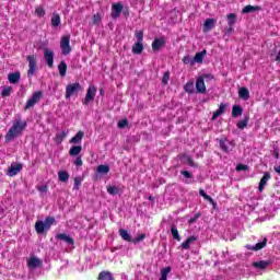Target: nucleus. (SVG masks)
<instances>
[{
  "label": "nucleus",
  "mask_w": 280,
  "mask_h": 280,
  "mask_svg": "<svg viewBox=\"0 0 280 280\" xmlns=\"http://www.w3.org/2000/svg\"><path fill=\"white\" fill-rule=\"evenodd\" d=\"M27 266L28 268H32V269L40 268V266H43V260L33 256L28 259Z\"/></svg>",
  "instance_id": "f3484780"
},
{
  "label": "nucleus",
  "mask_w": 280,
  "mask_h": 280,
  "mask_svg": "<svg viewBox=\"0 0 280 280\" xmlns=\"http://www.w3.org/2000/svg\"><path fill=\"white\" fill-rule=\"evenodd\" d=\"M247 170H248V165L246 164L236 165V172H246Z\"/></svg>",
  "instance_id": "4d7b16f0"
},
{
  "label": "nucleus",
  "mask_w": 280,
  "mask_h": 280,
  "mask_svg": "<svg viewBox=\"0 0 280 280\" xmlns=\"http://www.w3.org/2000/svg\"><path fill=\"white\" fill-rule=\"evenodd\" d=\"M235 32L233 26H228L224 32V36H228V38Z\"/></svg>",
  "instance_id": "6e6d98bb"
},
{
  "label": "nucleus",
  "mask_w": 280,
  "mask_h": 280,
  "mask_svg": "<svg viewBox=\"0 0 280 280\" xmlns=\"http://www.w3.org/2000/svg\"><path fill=\"white\" fill-rule=\"evenodd\" d=\"M219 145H220L222 152H231V150H233L235 144H233V142L229 141V139H226V137H221L219 139Z\"/></svg>",
  "instance_id": "6e6552de"
},
{
  "label": "nucleus",
  "mask_w": 280,
  "mask_h": 280,
  "mask_svg": "<svg viewBox=\"0 0 280 280\" xmlns=\"http://www.w3.org/2000/svg\"><path fill=\"white\" fill-rule=\"evenodd\" d=\"M82 185V177L78 176L74 177V186L73 189H75L78 191V189H80V186Z\"/></svg>",
  "instance_id": "de8ad7c7"
},
{
  "label": "nucleus",
  "mask_w": 280,
  "mask_h": 280,
  "mask_svg": "<svg viewBox=\"0 0 280 280\" xmlns=\"http://www.w3.org/2000/svg\"><path fill=\"white\" fill-rule=\"evenodd\" d=\"M172 272V267H164L162 270H161V278L160 280H167V275Z\"/></svg>",
  "instance_id": "79ce46f5"
},
{
  "label": "nucleus",
  "mask_w": 280,
  "mask_h": 280,
  "mask_svg": "<svg viewBox=\"0 0 280 280\" xmlns=\"http://www.w3.org/2000/svg\"><path fill=\"white\" fill-rule=\"evenodd\" d=\"M118 128L122 129V128H126V126H128V119L127 118H124L121 120L118 121L117 124Z\"/></svg>",
  "instance_id": "5fc2aeb1"
},
{
  "label": "nucleus",
  "mask_w": 280,
  "mask_h": 280,
  "mask_svg": "<svg viewBox=\"0 0 280 280\" xmlns=\"http://www.w3.org/2000/svg\"><path fill=\"white\" fill-rule=\"evenodd\" d=\"M60 48H61V54L63 56H69L71 54V36L70 35H66L61 38Z\"/></svg>",
  "instance_id": "423d86ee"
},
{
  "label": "nucleus",
  "mask_w": 280,
  "mask_h": 280,
  "mask_svg": "<svg viewBox=\"0 0 280 280\" xmlns=\"http://www.w3.org/2000/svg\"><path fill=\"white\" fill-rule=\"evenodd\" d=\"M104 93H105V92H104V89H101V90H100V95H104Z\"/></svg>",
  "instance_id": "338daca9"
},
{
  "label": "nucleus",
  "mask_w": 280,
  "mask_h": 280,
  "mask_svg": "<svg viewBox=\"0 0 280 280\" xmlns=\"http://www.w3.org/2000/svg\"><path fill=\"white\" fill-rule=\"evenodd\" d=\"M43 100V91H36L32 94V96L26 101L24 106V110H30V108H34L36 104H38Z\"/></svg>",
  "instance_id": "7ed1b4c3"
},
{
  "label": "nucleus",
  "mask_w": 280,
  "mask_h": 280,
  "mask_svg": "<svg viewBox=\"0 0 280 280\" xmlns=\"http://www.w3.org/2000/svg\"><path fill=\"white\" fill-rule=\"evenodd\" d=\"M97 280H115V277L113 272L104 270L98 273Z\"/></svg>",
  "instance_id": "393cba45"
},
{
  "label": "nucleus",
  "mask_w": 280,
  "mask_h": 280,
  "mask_svg": "<svg viewBox=\"0 0 280 280\" xmlns=\"http://www.w3.org/2000/svg\"><path fill=\"white\" fill-rule=\"evenodd\" d=\"M276 62H280V50H279V52H278V55L276 57Z\"/></svg>",
  "instance_id": "69168bd1"
},
{
  "label": "nucleus",
  "mask_w": 280,
  "mask_h": 280,
  "mask_svg": "<svg viewBox=\"0 0 280 280\" xmlns=\"http://www.w3.org/2000/svg\"><path fill=\"white\" fill-rule=\"evenodd\" d=\"M238 97L241 100H248L250 97V92L248 91V88H241L238 90Z\"/></svg>",
  "instance_id": "c85d7f7f"
},
{
  "label": "nucleus",
  "mask_w": 280,
  "mask_h": 280,
  "mask_svg": "<svg viewBox=\"0 0 280 280\" xmlns=\"http://www.w3.org/2000/svg\"><path fill=\"white\" fill-rule=\"evenodd\" d=\"M145 240V234H139L138 237L131 241L132 244H139V242H143Z\"/></svg>",
  "instance_id": "8fccbe9b"
},
{
  "label": "nucleus",
  "mask_w": 280,
  "mask_h": 280,
  "mask_svg": "<svg viewBox=\"0 0 280 280\" xmlns=\"http://www.w3.org/2000/svg\"><path fill=\"white\" fill-rule=\"evenodd\" d=\"M171 234L173 235V240H177V242H180V235L178 234V229L176 225L171 226Z\"/></svg>",
  "instance_id": "37998d69"
},
{
  "label": "nucleus",
  "mask_w": 280,
  "mask_h": 280,
  "mask_svg": "<svg viewBox=\"0 0 280 280\" xmlns=\"http://www.w3.org/2000/svg\"><path fill=\"white\" fill-rule=\"evenodd\" d=\"M198 237L196 236H189L184 243H182L180 247L184 250H189V248H191V244H194V242H197Z\"/></svg>",
  "instance_id": "412c9836"
},
{
  "label": "nucleus",
  "mask_w": 280,
  "mask_h": 280,
  "mask_svg": "<svg viewBox=\"0 0 280 280\" xmlns=\"http://www.w3.org/2000/svg\"><path fill=\"white\" fill-rule=\"evenodd\" d=\"M67 62H65V60H61L60 63L58 65V70H59V75L61 78H65V75H67Z\"/></svg>",
  "instance_id": "7c9ffc66"
},
{
  "label": "nucleus",
  "mask_w": 280,
  "mask_h": 280,
  "mask_svg": "<svg viewBox=\"0 0 280 280\" xmlns=\"http://www.w3.org/2000/svg\"><path fill=\"white\" fill-rule=\"evenodd\" d=\"M132 54L139 55L143 54V42H137L131 48Z\"/></svg>",
  "instance_id": "2f4dec72"
},
{
  "label": "nucleus",
  "mask_w": 280,
  "mask_h": 280,
  "mask_svg": "<svg viewBox=\"0 0 280 280\" xmlns=\"http://www.w3.org/2000/svg\"><path fill=\"white\" fill-rule=\"evenodd\" d=\"M224 113H226V104L221 103L219 108L212 114V121H215V119L224 115Z\"/></svg>",
  "instance_id": "2eb2a0df"
},
{
  "label": "nucleus",
  "mask_w": 280,
  "mask_h": 280,
  "mask_svg": "<svg viewBox=\"0 0 280 280\" xmlns=\"http://www.w3.org/2000/svg\"><path fill=\"white\" fill-rule=\"evenodd\" d=\"M248 121H250V117L246 116L243 120L237 122L238 130H244L248 126Z\"/></svg>",
  "instance_id": "ea45409f"
},
{
  "label": "nucleus",
  "mask_w": 280,
  "mask_h": 280,
  "mask_svg": "<svg viewBox=\"0 0 280 280\" xmlns=\"http://www.w3.org/2000/svg\"><path fill=\"white\" fill-rule=\"evenodd\" d=\"M37 189H38V191H40L42 194H45V192H47V185L40 186V187H38Z\"/></svg>",
  "instance_id": "0e129e2a"
},
{
  "label": "nucleus",
  "mask_w": 280,
  "mask_h": 280,
  "mask_svg": "<svg viewBox=\"0 0 280 280\" xmlns=\"http://www.w3.org/2000/svg\"><path fill=\"white\" fill-rule=\"evenodd\" d=\"M21 170H23V165L18 163V164H12L9 167L8 171V176H16V174H19V172H21Z\"/></svg>",
  "instance_id": "dca6fc26"
},
{
  "label": "nucleus",
  "mask_w": 280,
  "mask_h": 280,
  "mask_svg": "<svg viewBox=\"0 0 280 280\" xmlns=\"http://www.w3.org/2000/svg\"><path fill=\"white\" fill-rule=\"evenodd\" d=\"M270 173L266 172L259 182L258 191H264V189H266V185H268V180H270Z\"/></svg>",
  "instance_id": "9b49d317"
},
{
  "label": "nucleus",
  "mask_w": 280,
  "mask_h": 280,
  "mask_svg": "<svg viewBox=\"0 0 280 280\" xmlns=\"http://www.w3.org/2000/svg\"><path fill=\"white\" fill-rule=\"evenodd\" d=\"M82 152V145H73L69 150L70 156H78Z\"/></svg>",
  "instance_id": "f704fd0d"
},
{
  "label": "nucleus",
  "mask_w": 280,
  "mask_h": 280,
  "mask_svg": "<svg viewBox=\"0 0 280 280\" xmlns=\"http://www.w3.org/2000/svg\"><path fill=\"white\" fill-rule=\"evenodd\" d=\"M191 57H189V56H185L184 58H183V62H184V65H191Z\"/></svg>",
  "instance_id": "e2e57ef3"
},
{
  "label": "nucleus",
  "mask_w": 280,
  "mask_h": 280,
  "mask_svg": "<svg viewBox=\"0 0 280 280\" xmlns=\"http://www.w3.org/2000/svg\"><path fill=\"white\" fill-rule=\"evenodd\" d=\"M268 244V238H264L262 242L257 243L255 246L253 245H246L245 248H247V250H261V248H266Z\"/></svg>",
  "instance_id": "ddd939ff"
},
{
  "label": "nucleus",
  "mask_w": 280,
  "mask_h": 280,
  "mask_svg": "<svg viewBox=\"0 0 280 280\" xmlns=\"http://www.w3.org/2000/svg\"><path fill=\"white\" fill-rule=\"evenodd\" d=\"M205 56H207V50L199 51L195 55L194 59L190 61V66L194 67L196 62H203Z\"/></svg>",
  "instance_id": "4468645a"
},
{
  "label": "nucleus",
  "mask_w": 280,
  "mask_h": 280,
  "mask_svg": "<svg viewBox=\"0 0 280 280\" xmlns=\"http://www.w3.org/2000/svg\"><path fill=\"white\" fill-rule=\"evenodd\" d=\"M98 174H108L110 172V166L101 164L97 166Z\"/></svg>",
  "instance_id": "c03bdc74"
},
{
  "label": "nucleus",
  "mask_w": 280,
  "mask_h": 280,
  "mask_svg": "<svg viewBox=\"0 0 280 280\" xmlns=\"http://www.w3.org/2000/svg\"><path fill=\"white\" fill-rule=\"evenodd\" d=\"M56 240H61L62 242H66V244H70V246H73V244H75V241L73 240V237L65 233L57 234Z\"/></svg>",
  "instance_id": "a211bd4d"
},
{
  "label": "nucleus",
  "mask_w": 280,
  "mask_h": 280,
  "mask_svg": "<svg viewBox=\"0 0 280 280\" xmlns=\"http://www.w3.org/2000/svg\"><path fill=\"white\" fill-rule=\"evenodd\" d=\"M179 159H186L189 167H198V164L196 162H194V159H191V156L187 155V154H182L179 156Z\"/></svg>",
  "instance_id": "58836bf2"
},
{
  "label": "nucleus",
  "mask_w": 280,
  "mask_h": 280,
  "mask_svg": "<svg viewBox=\"0 0 280 280\" xmlns=\"http://www.w3.org/2000/svg\"><path fill=\"white\" fill-rule=\"evenodd\" d=\"M149 200L154 201V197L153 196H149Z\"/></svg>",
  "instance_id": "774afa93"
},
{
  "label": "nucleus",
  "mask_w": 280,
  "mask_h": 280,
  "mask_svg": "<svg viewBox=\"0 0 280 280\" xmlns=\"http://www.w3.org/2000/svg\"><path fill=\"white\" fill-rule=\"evenodd\" d=\"M201 78H203V82H211V80H213V74H203Z\"/></svg>",
  "instance_id": "052dcab7"
},
{
  "label": "nucleus",
  "mask_w": 280,
  "mask_h": 280,
  "mask_svg": "<svg viewBox=\"0 0 280 280\" xmlns=\"http://www.w3.org/2000/svg\"><path fill=\"white\" fill-rule=\"evenodd\" d=\"M26 60L28 62L27 78H32L33 75L36 74V71H38L36 56L35 55H28L26 57Z\"/></svg>",
  "instance_id": "20e7f679"
},
{
  "label": "nucleus",
  "mask_w": 280,
  "mask_h": 280,
  "mask_svg": "<svg viewBox=\"0 0 280 280\" xmlns=\"http://www.w3.org/2000/svg\"><path fill=\"white\" fill-rule=\"evenodd\" d=\"M73 165H75L77 167H82V165H83L82 155H78L75 158V160L73 161Z\"/></svg>",
  "instance_id": "3c124183"
},
{
  "label": "nucleus",
  "mask_w": 280,
  "mask_h": 280,
  "mask_svg": "<svg viewBox=\"0 0 280 280\" xmlns=\"http://www.w3.org/2000/svg\"><path fill=\"white\" fill-rule=\"evenodd\" d=\"M170 82V71H166L162 77V84L167 85Z\"/></svg>",
  "instance_id": "603ef678"
},
{
  "label": "nucleus",
  "mask_w": 280,
  "mask_h": 280,
  "mask_svg": "<svg viewBox=\"0 0 280 280\" xmlns=\"http://www.w3.org/2000/svg\"><path fill=\"white\" fill-rule=\"evenodd\" d=\"M200 212H198L197 214H195L192 218H190L188 220V224H194L196 222V220H198V218H200Z\"/></svg>",
  "instance_id": "bf43d9fd"
},
{
  "label": "nucleus",
  "mask_w": 280,
  "mask_h": 280,
  "mask_svg": "<svg viewBox=\"0 0 280 280\" xmlns=\"http://www.w3.org/2000/svg\"><path fill=\"white\" fill-rule=\"evenodd\" d=\"M261 10V7L259 5H245L242 10V14H252V12H259Z\"/></svg>",
  "instance_id": "4be33fe9"
},
{
  "label": "nucleus",
  "mask_w": 280,
  "mask_h": 280,
  "mask_svg": "<svg viewBox=\"0 0 280 280\" xmlns=\"http://www.w3.org/2000/svg\"><path fill=\"white\" fill-rule=\"evenodd\" d=\"M165 45V38L164 37H160V38H155L152 42V49L153 51H161L162 47Z\"/></svg>",
  "instance_id": "9d476101"
},
{
  "label": "nucleus",
  "mask_w": 280,
  "mask_h": 280,
  "mask_svg": "<svg viewBox=\"0 0 280 280\" xmlns=\"http://www.w3.org/2000/svg\"><path fill=\"white\" fill-rule=\"evenodd\" d=\"M215 27V19H207L203 23V32L207 34V32H211Z\"/></svg>",
  "instance_id": "aec40b11"
},
{
  "label": "nucleus",
  "mask_w": 280,
  "mask_h": 280,
  "mask_svg": "<svg viewBox=\"0 0 280 280\" xmlns=\"http://www.w3.org/2000/svg\"><path fill=\"white\" fill-rule=\"evenodd\" d=\"M197 93H207V85L205 84V78L199 77L196 81Z\"/></svg>",
  "instance_id": "f8f14e48"
},
{
  "label": "nucleus",
  "mask_w": 280,
  "mask_h": 280,
  "mask_svg": "<svg viewBox=\"0 0 280 280\" xmlns=\"http://www.w3.org/2000/svg\"><path fill=\"white\" fill-rule=\"evenodd\" d=\"M51 25L52 27H58V25H60V14L59 13H52L51 16Z\"/></svg>",
  "instance_id": "a19ab883"
},
{
  "label": "nucleus",
  "mask_w": 280,
  "mask_h": 280,
  "mask_svg": "<svg viewBox=\"0 0 280 280\" xmlns=\"http://www.w3.org/2000/svg\"><path fill=\"white\" fill-rule=\"evenodd\" d=\"M8 80L10 84H16L21 80V72L16 71V72L9 73Z\"/></svg>",
  "instance_id": "b1692460"
},
{
  "label": "nucleus",
  "mask_w": 280,
  "mask_h": 280,
  "mask_svg": "<svg viewBox=\"0 0 280 280\" xmlns=\"http://www.w3.org/2000/svg\"><path fill=\"white\" fill-rule=\"evenodd\" d=\"M44 60L49 69H54V50L44 49Z\"/></svg>",
  "instance_id": "1a4fd4ad"
},
{
  "label": "nucleus",
  "mask_w": 280,
  "mask_h": 280,
  "mask_svg": "<svg viewBox=\"0 0 280 280\" xmlns=\"http://www.w3.org/2000/svg\"><path fill=\"white\" fill-rule=\"evenodd\" d=\"M35 231H36L37 235H43V233H45V231H47V228L45 226L44 221H36Z\"/></svg>",
  "instance_id": "a878e982"
},
{
  "label": "nucleus",
  "mask_w": 280,
  "mask_h": 280,
  "mask_svg": "<svg viewBox=\"0 0 280 280\" xmlns=\"http://www.w3.org/2000/svg\"><path fill=\"white\" fill-rule=\"evenodd\" d=\"M10 95H12V86H4L2 92H1V96L2 97H10Z\"/></svg>",
  "instance_id": "a18cd8bd"
},
{
  "label": "nucleus",
  "mask_w": 280,
  "mask_h": 280,
  "mask_svg": "<svg viewBox=\"0 0 280 280\" xmlns=\"http://www.w3.org/2000/svg\"><path fill=\"white\" fill-rule=\"evenodd\" d=\"M228 19V26L233 27L235 23H237V14L235 13H230L226 15Z\"/></svg>",
  "instance_id": "72a5a7b5"
},
{
  "label": "nucleus",
  "mask_w": 280,
  "mask_h": 280,
  "mask_svg": "<svg viewBox=\"0 0 280 280\" xmlns=\"http://www.w3.org/2000/svg\"><path fill=\"white\" fill-rule=\"evenodd\" d=\"M270 264H272L270 260H259V261H254L252 266L254 268H258L259 270H266V268H268Z\"/></svg>",
  "instance_id": "6ab92c4d"
},
{
  "label": "nucleus",
  "mask_w": 280,
  "mask_h": 280,
  "mask_svg": "<svg viewBox=\"0 0 280 280\" xmlns=\"http://www.w3.org/2000/svg\"><path fill=\"white\" fill-rule=\"evenodd\" d=\"M26 128V121H22L21 118L16 119L4 136L5 141H12L13 139H16V137H19V135H21V132H23Z\"/></svg>",
  "instance_id": "f257e3e1"
},
{
  "label": "nucleus",
  "mask_w": 280,
  "mask_h": 280,
  "mask_svg": "<svg viewBox=\"0 0 280 280\" xmlns=\"http://www.w3.org/2000/svg\"><path fill=\"white\" fill-rule=\"evenodd\" d=\"M54 224H56V218L46 217V219L44 221V226H46V231H49L51 229V226H54Z\"/></svg>",
  "instance_id": "c756f323"
},
{
  "label": "nucleus",
  "mask_w": 280,
  "mask_h": 280,
  "mask_svg": "<svg viewBox=\"0 0 280 280\" xmlns=\"http://www.w3.org/2000/svg\"><path fill=\"white\" fill-rule=\"evenodd\" d=\"M119 235H120L121 240H124L125 242H131L132 243V236L130 235V233H128L127 230L120 229L119 230Z\"/></svg>",
  "instance_id": "473e14b6"
},
{
  "label": "nucleus",
  "mask_w": 280,
  "mask_h": 280,
  "mask_svg": "<svg viewBox=\"0 0 280 280\" xmlns=\"http://www.w3.org/2000/svg\"><path fill=\"white\" fill-rule=\"evenodd\" d=\"M58 178L60 183H69V173L67 171H59Z\"/></svg>",
  "instance_id": "c9c22d12"
},
{
  "label": "nucleus",
  "mask_w": 280,
  "mask_h": 280,
  "mask_svg": "<svg viewBox=\"0 0 280 280\" xmlns=\"http://www.w3.org/2000/svg\"><path fill=\"white\" fill-rule=\"evenodd\" d=\"M120 191H121V188H119V186L107 187V194H109V196H117V194H119Z\"/></svg>",
  "instance_id": "4c0bfd02"
},
{
  "label": "nucleus",
  "mask_w": 280,
  "mask_h": 280,
  "mask_svg": "<svg viewBox=\"0 0 280 280\" xmlns=\"http://www.w3.org/2000/svg\"><path fill=\"white\" fill-rule=\"evenodd\" d=\"M121 12H124V4L121 2L112 4L110 16L114 21L121 16Z\"/></svg>",
  "instance_id": "0eeeda50"
},
{
  "label": "nucleus",
  "mask_w": 280,
  "mask_h": 280,
  "mask_svg": "<svg viewBox=\"0 0 280 280\" xmlns=\"http://www.w3.org/2000/svg\"><path fill=\"white\" fill-rule=\"evenodd\" d=\"M81 91H84V88H82V84L80 82L70 83L66 86V100H71L73 95L78 96V93H81Z\"/></svg>",
  "instance_id": "f03ea898"
},
{
  "label": "nucleus",
  "mask_w": 280,
  "mask_h": 280,
  "mask_svg": "<svg viewBox=\"0 0 280 280\" xmlns=\"http://www.w3.org/2000/svg\"><path fill=\"white\" fill-rule=\"evenodd\" d=\"M69 135V131H60V132H57L55 138H54V141L60 145V143H62V141H65V139H67V136Z\"/></svg>",
  "instance_id": "5701e85b"
},
{
  "label": "nucleus",
  "mask_w": 280,
  "mask_h": 280,
  "mask_svg": "<svg viewBox=\"0 0 280 280\" xmlns=\"http://www.w3.org/2000/svg\"><path fill=\"white\" fill-rule=\"evenodd\" d=\"M184 91H186V93H194V82H187L184 86Z\"/></svg>",
  "instance_id": "49530a36"
},
{
  "label": "nucleus",
  "mask_w": 280,
  "mask_h": 280,
  "mask_svg": "<svg viewBox=\"0 0 280 280\" xmlns=\"http://www.w3.org/2000/svg\"><path fill=\"white\" fill-rule=\"evenodd\" d=\"M95 95H97V88L95 85H90L88 88V91L82 104H84V106H89L91 102H95Z\"/></svg>",
  "instance_id": "39448f33"
},
{
  "label": "nucleus",
  "mask_w": 280,
  "mask_h": 280,
  "mask_svg": "<svg viewBox=\"0 0 280 280\" xmlns=\"http://www.w3.org/2000/svg\"><path fill=\"white\" fill-rule=\"evenodd\" d=\"M244 113V109L242 108V105H234L232 107V117L236 119V117H242V114Z\"/></svg>",
  "instance_id": "bb28decb"
},
{
  "label": "nucleus",
  "mask_w": 280,
  "mask_h": 280,
  "mask_svg": "<svg viewBox=\"0 0 280 280\" xmlns=\"http://www.w3.org/2000/svg\"><path fill=\"white\" fill-rule=\"evenodd\" d=\"M35 13L37 16L42 18V16H45L46 12H45V9L43 7H37L35 9Z\"/></svg>",
  "instance_id": "09e8293b"
},
{
  "label": "nucleus",
  "mask_w": 280,
  "mask_h": 280,
  "mask_svg": "<svg viewBox=\"0 0 280 280\" xmlns=\"http://www.w3.org/2000/svg\"><path fill=\"white\" fill-rule=\"evenodd\" d=\"M199 196H201V198H205V200H208V202H210V205H213V207H215V201L213 200V198H211V196L207 195V192H205V189H199Z\"/></svg>",
  "instance_id": "e433bc0d"
},
{
  "label": "nucleus",
  "mask_w": 280,
  "mask_h": 280,
  "mask_svg": "<svg viewBox=\"0 0 280 280\" xmlns=\"http://www.w3.org/2000/svg\"><path fill=\"white\" fill-rule=\"evenodd\" d=\"M182 176H185L186 178H191L192 175L189 171H180Z\"/></svg>",
  "instance_id": "680f3d73"
},
{
  "label": "nucleus",
  "mask_w": 280,
  "mask_h": 280,
  "mask_svg": "<svg viewBox=\"0 0 280 280\" xmlns=\"http://www.w3.org/2000/svg\"><path fill=\"white\" fill-rule=\"evenodd\" d=\"M136 38L138 39V43H143V31H137Z\"/></svg>",
  "instance_id": "13d9d810"
},
{
  "label": "nucleus",
  "mask_w": 280,
  "mask_h": 280,
  "mask_svg": "<svg viewBox=\"0 0 280 280\" xmlns=\"http://www.w3.org/2000/svg\"><path fill=\"white\" fill-rule=\"evenodd\" d=\"M82 139H84V131H78L77 135L70 139V143H82Z\"/></svg>",
  "instance_id": "cd10ccee"
},
{
  "label": "nucleus",
  "mask_w": 280,
  "mask_h": 280,
  "mask_svg": "<svg viewBox=\"0 0 280 280\" xmlns=\"http://www.w3.org/2000/svg\"><path fill=\"white\" fill-rule=\"evenodd\" d=\"M102 21V16H100V14H94L92 18V25H97V23H100Z\"/></svg>",
  "instance_id": "864d4df0"
}]
</instances>
